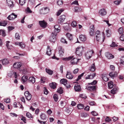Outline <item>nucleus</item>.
Returning <instances> with one entry per match:
<instances>
[{
  "label": "nucleus",
  "mask_w": 124,
  "mask_h": 124,
  "mask_svg": "<svg viewBox=\"0 0 124 124\" xmlns=\"http://www.w3.org/2000/svg\"><path fill=\"white\" fill-rule=\"evenodd\" d=\"M63 59L65 61L70 60H71V64L73 65H74L77 64L79 60L80 59H78L76 58H74L73 56H72L68 58H63Z\"/></svg>",
  "instance_id": "f257e3e1"
},
{
  "label": "nucleus",
  "mask_w": 124,
  "mask_h": 124,
  "mask_svg": "<svg viewBox=\"0 0 124 124\" xmlns=\"http://www.w3.org/2000/svg\"><path fill=\"white\" fill-rule=\"evenodd\" d=\"M83 51V48L82 47H78L76 48L75 53L77 55L80 56L82 55Z\"/></svg>",
  "instance_id": "f03ea898"
},
{
  "label": "nucleus",
  "mask_w": 124,
  "mask_h": 124,
  "mask_svg": "<svg viewBox=\"0 0 124 124\" xmlns=\"http://www.w3.org/2000/svg\"><path fill=\"white\" fill-rule=\"evenodd\" d=\"M57 34H54V32H52L49 38V41L51 42H54L56 40V36Z\"/></svg>",
  "instance_id": "7ed1b4c3"
},
{
  "label": "nucleus",
  "mask_w": 124,
  "mask_h": 124,
  "mask_svg": "<svg viewBox=\"0 0 124 124\" xmlns=\"http://www.w3.org/2000/svg\"><path fill=\"white\" fill-rule=\"evenodd\" d=\"M94 52L93 50H91L86 52L85 53V56L86 59H88L90 58L92 54L94 53Z\"/></svg>",
  "instance_id": "20e7f679"
},
{
  "label": "nucleus",
  "mask_w": 124,
  "mask_h": 124,
  "mask_svg": "<svg viewBox=\"0 0 124 124\" xmlns=\"http://www.w3.org/2000/svg\"><path fill=\"white\" fill-rule=\"evenodd\" d=\"M40 26L43 28H46L47 25V23L45 21H40L39 22Z\"/></svg>",
  "instance_id": "39448f33"
},
{
  "label": "nucleus",
  "mask_w": 124,
  "mask_h": 124,
  "mask_svg": "<svg viewBox=\"0 0 124 124\" xmlns=\"http://www.w3.org/2000/svg\"><path fill=\"white\" fill-rule=\"evenodd\" d=\"M24 94L27 100L29 101L31 100V95L29 91L25 92Z\"/></svg>",
  "instance_id": "423d86ee"
},
{
  "label": "nucleus",
  "mask_w": 124,
  "mask_h": 124,
  "mask_svg": "<svg viewBox=\"0 0 124 124\" xmlns=\"http://www.w3.org/2000/svg\"><path fill=\"white\" fill-rule=\"evenodd\" d=\"M105 55L108 59H111L114 58V55L109 52H106L105 54Z\"/></svg>",
  "instance_id": "0eeeda50"
},
{
  "label": "nucleus",
  "mask_w": 124,
  "mask_h": 124,
  "mask_svg": "<svg viewBox=\"0 0 124 124\" xmlns=\"http://www.w3.org/2000/svg\"><path fill=\"white\" fill-rule=\"evenodd\" d=\"M87 89L88 90L93 91H95L96 90L95 86H90L87 87Z\"/></svg>",
  "instance_id": "6e6552de"
},
{
  "label": "nucleus",
  "mask_w": 124,
  "mask_h": 124,
  "mask_svg": "<svg viewBox=\"0 0 124 124\" xmlns=\"http://www.w3.org/2000/svg\"><path fill=\"white\" fill-rule=\"evenodd\" d=\"M66 77L67 78L71 79L73 78V76L70 71H67Z\"/></svg>",
  "instance_id": "1a4fd4ad"
},
{
  "label": "nucleus",
  "mask_w": 124,
  "mask_h": 124,
  "mask_svg": "<svg viewBox=\"0 0 124 124\" xmlns=\"http://www.w3.org/2000/svg\"><path fill=\"white\" fill-rule=\"evenodd\" d=\"M90 31L89 32L91 36H93L94 34V25H91L90 26Z\"/></svg>",
  "instance_id": "9d476101"
},
{
  "label": "nucleus",
  "mask_w": 124,
  "mask_h": 124,
  "mask_svg": "<svg viewBox=\"0 0 124 124\" xmlns=\"http://www.w3.org/2000/svg\"><path fill=\"white\" fill-rule=\"evenodd\" d=\"M22 64L20 62H17L14 63L13 66L14 68H17L20 67L22 66Z\"/></svg>",
  "instance_id": "9b49d317"
},
{
  "label": "nucleus",
  "mask_w": 124,
  "mask_h": 124,
  "mask_svg": "<svg viewBox=\"0 0 124 124\" xmlns=\"http://www.w3.org/2000/svg\"><path fill=\"white\" fill-rule=\"evenodd\" d=\"M107 12L106 10L104 9H101L99 12V15H101L102 16H104L106 15Z\"/></svg>",
  "instance_id": "f8f14e48"
},
{
  "label": "nucleus",
  "mask_w": 124,
  "mask_h": 124,
  "mask_svg": "<svg viewBox=\"0 0 124 124\" xmlns=\"http://www.w3.org/2000/svg\"><path fill=\"white\" fill-rule=\"evenodd\" d=\"M7 3V5L9 7L13 8L14 6V4L13 2L11 0H6Z\"/></svg>",
  "instance_id": "ddd939ff"
},
{
  "label": "nucleus",
  "mask_w": 124,
  "mask_h": 124,
  "mask_svg": "<svg viewBox=\"0 0 124 124\" xmlns=\"http://www.w3.org/2000/svg\"><path fill=\"white\" fill-rule=\"evenodd\" d=\"M63 16H59V19H58V22L59 23H61L63 22V21L65 19V16H64V17H63Z\"/></svg>",
  "instance_id": "4468645a"
},
{
  "label": "nucleus",
  "mask_w": 124,
  "mask_h": 124,
  "mask_svg": "<svg viewBox=\"0 0 124 124\" xmlns=\"http://www.w3.org/2000/svg\"><path fill=\"white\" fill-rule=\"evenodd\" d=\"M79 38L80 40L83 42L85 41L87 39L86 36L85 35H80L79 36Z\"/></svg>",
  "instance_id": "2eb2a0df"
},
{
  "label": "nucleus",
  "mask_w": 124,
  "mask_h": 124,
  "mask_svg": "<svg viewBox=\"0 0 124 124\" xmlns=\"http://www.w3.org/2000/svg\"><path fill=\"white\" fill-rule=\"evenodd\" d=\"M74 89L76 91L80 92L81 91V88L80 85H77L74 86Z\"/></svg>",
  "instance_id": "dca6fc26"
},
{
  "label": "nucleus",
  "mask_w": 124,
  "mask_h": 124,
  "mask_svg": "<svg viewBox=\"0 0 124 124\" xmlns=\"http://www.w3.org/2000/svg\"><path fill=\"white\" fill-rule=\"evenodd\" d=\"M90 70L92 71H94L96 69V68L95 66V65L94 63L93 64L89 67Z\"/></svg>",
  "instance_id": "f3484780"
},
{
  "label": "nucleus",
  "mask_w": 124,
  "mask_h": 124,
  "mask_svg": "<svg viewBox=\"0 0 124 124\" xmlns=\"http://www.w3.org/2000/svg\"><path fill=\"white\" fill-rule=\"evenodd\" d=\"M29 81L30 83H32V84L34 83L35 81V78L34 77H30L29 79Z\"/></svg>",
  "instance_id": "a211bd4d"
},
{
  "label": "nucleus",
  "mask_w": 124,
  "mask_h": 124,
  "mask_svg": "<svg viewBox=\"0 0 124 124\" xmlns=\"http://www.w3.org/2000/svg\"><path fill=\"white\" fill-rule=\"evenodd\" d=\"M118 90L117 87H114L111 90V93L113 94H114L116 93Z\"/></svg>",
  "instance_id": "6ab92c4d"
},
{
  "label": "nucleus",
  "mask_w": 124,
  "mask_h": 124,
  "mask_svg": "<svg viewBox=\"0 0 124 124\" xmlns=\"http://www.w3.org/2000/svg\"><path fill=\"white\" fill-rule=\"evenodd\" d=\"M42 11L44 14H46L48 13L49 11V9L47 7L43 9H42Z\"/></svg>",
  "instance_id": "aec40b11"
},
{
  "label": "nucleus",
  "mask_w": 124,
  "mask_h": 124,
  "mask_svg": "<svg viewBox=\"0 0 124 124\" xmlns=\"http://www.w3.org/2000/svg\"><path fill=\"white\" fill-rule=\"evenodd\" d=\"M28 77L27 76H24L22 78V80L23 83H24L28 79Z\"/></svg>",
  "instance_id": "412c9836"
},
{
  "label": "nucleus",
  "mask_w": 124,
  "mask_h": 124,
  "mask_svg": "<svg viewBox=\"0 0 124 124\" xmlns=\"http://www.w3.org/2000/svg\"><path fill=\"white\" fill-rule=\"evenodd\" d=\"M40 117L43 120H46L47 118V117L46 116L45 114L43 113L41 114L40 116Z\"/></svg>",
  "instance_id": "4be33fe9"
},
{
  "label": "nucleus",
  "mask_w": 124,
  "mask_h": 124,
  "mask_svg": "<svg viewBox=\"0 0 124 124\" xmlns=\"http://www.w3.org/2000/svg\"><path fill=\"white\" fill-rule=\"evenodd\" d=\"M113 82L112 81L108 82V87L110 88H112L113 86L114 87L116 86V85H113Z\"/></svg>",
  "instance_id": "5701e85b"
},
{
  "label": "nucleus",
  "mask_w": 124,
  "mask_h": 124,
  "mask_svg": "<svg viewBox=\"0 0 124 124\" xmlns=\"http://www.w3.org/2000/svg\"><path fill=\"white\" fill-rule=\"evenodd\" d=\"M2 62L3 65H4L7 64L9 62L8 60L6 59H4L2 60Z\"/></svg>",
  "instance_id": "b1692460"
},
{
  "label": "nucleus",
  "mask_w": 124,
  "mask_h": 124,
  "mask_svg": "<svg viewBox=\"0 0 124 124\" xmlns=\"http://www.w3.org/2000/svg\"><path fill=\"white\" fill-rule=\"evenodd\" d=\"M67 80L65 79H62L61 80L60 82L64 85H66L67 82Z\"/></svg>",
  "instance_id": "393cba45"
},
{
  "label": "nucleus",
  "mask_w": 124,
  "mask_h": 124,
  "mask_svg": "<svg viewBox=\"0 0 124 124\" xmlns=\"http://www.w3.org/2000/svg\"><path fill=\"white\" fill-rule=\"evenodd\" d=\"M0 24V26H5L7 24V21L6 20H4L3 21H1Z\"/></svg>",
  "instance_id": "a878e982"
},
{
  "label": "nucleus",
  "mask_w": 124,
  "mask_h": 124,
  "mask_svg": "<svg viewBox=\"0 0 124 124\" xmlns=\"http://www.w3.org/2000/svg\"><path fill=\"white\" fill-rule=\"evenodd\" d=\"M118 31L120 34H123L124 33V30L122 27H120L118 30Z\"/></svg>",
  "instance_id": "bb28decb"
},
{
  "label": "nucleus",
  "mask_w": 124,
  "mask_h": 124,
  "mask_svg": "<svg viewBox=\"0 0 124 124\" xmlns=\"http://www.w3.org/2000/svg\"><path fill=\"white\" fill-rule=\"evenodd\" d=\"M66 36L70 40H71L72 39V34L69 33H67L66 34Z\"/></svg>",
  "instance_id": "cd10ccee"
},
{
  "label": "nucleus",
  "mask_w": 124,
  "mask_h": 124,
  "mask_svg": "<svg viewBox=\"0 0 124 124\" xmlns=\"http://www.w3.org/2000/svg\"><path fill=\"white\" fill-rule=\"evenodd\" d=\"M17 16H8L7 17V18L9 20H13L16 18Z\"/></svg>",
  "instance_id": "c85d7f7f"
},
{
  "label": "nucleus",
  "mask_w": 124,
  "mask_h": 124,
  "mask_svg": "<svg viewBox=\"0 0 124 124\" xmlns=\"http://www.w3.org/2000/svg\"><path fill=\"white\" fill-rule=\"evenodd\" d=\"M1 35L3 37H5L6 35L4 30H0V35Z\"/></svg>",
  "instance_id": "c756f323"
},
{
  "label": "nucleus",
  "mask_w": 124,
  "mask_h": 124,
  "mask_svg": "<svg viewBox=\"0 0 124 124\" xmlns=\"http://www.w3.org/2000/svg\"><path fill=\"white\" fill-rule=\"evenodd\" d=\"M49 85L53 89H54L56 88V85L55 83H50Z\"/></svg>",
  "instance_id": "7c9ffc66"
},
{
  "label": "nucleus",
  "mask_w": 124,
  "mask_h": 124,
  "mask_svg": "<svg viewBox=\"0 0 124 124\" xmlns=\"http://www.w3.org/2000/svg\"><path fill=\"white\" fill-rule=\"evenodd\" d=\"M26 116L29 118H33V116H32L31 114L29 112H27L26 114Z\"/></svg>",
  "instance_id": "2f4dec72"
},
{
  "label": "nucleus",
  "mask_w": 124,
  "mask_h": 124,
  "mask_svg": "<svg viewBox=\"0 0 124 124\" xmlns=\"http://www.w3.org/2000/svg\"><path fill=\"white\" fill-rule=\"evenodd\" d=\"M46 72L49 74L50 75H52L53 74V71H52L47 69H46Z\"/></svg>",
  "instance_id": "473e14b6"
},
{
  "label": "nucleus",
  "mask_w": 124,
  "mask_h": 124,
  "mask_svg": "<svg viewBox=\"0 0 124 124\" xmlns=\"http://www.w3.org/2000/svg\"><path fill=\"white\" fill-rule=\"evenodd\" d=\"M26 0H19V2L20 4L22 6L25 3Z\"/></svg>",
  "instance_id": "72a5a7b5"
},
{
  "label": "nucleus",
  "mask_w": 124,
  "mask_h": 124,
  "mask_svg": "<svg viewBox=\"0 0 124 124\" xmlns=\"http://www.w3.org/2000/svg\"><path fill=\"white\" fill-rule=\"evenodd\" d=\"M25 11L27 13H31L32 12V11L29 7H27Z\"/></svg>",
  "instance_id": "f704fd0d"
},
{
  "label": "nucleus",
  "mask_w": 124,
  "mask_h": 124,
  "mask_svg": "<svg viewBox=\"0 0 124 124\" xmlns=\"http://www.w3.org/2000/svg\"><path fill=\"white\" fill-rule=\"evenodd\" d=\"M84 105L82 104H80L78 105L77 107L79 109H82L84 108Z\"/></svg>",
  "instance_id": "c9c22d12"
},
{
  "label": "nucleus",
  "mask_w": 124,
  "mask_h": 124,
  "mask_svg": "<svg viewBox=\"0 0 124 124\" xmlns=\"http://www.w3.org/2000/svg\"><path fill=\"white\" fill-rule=\"evenodd\" d=\"M75 11L76 12H80L81 10V8H79L78 7H75Z\"/></svg>",
  "instance_id": "e433bc0d"
},
{
  "label": "nucleus",
  "mask_w": 124,
  "mask_h": 124,
  "mask_svg": "<svg viewBox=\"0 0 124 124\" xmlns=\"http://www.w3.org/2000/svg\"><path fill=\"white\" fill-rule=\"evenodd\" d=\"M76 24H77L76 22L75 21H73L72 22V23H71V25L72 27H76V26H77Z\"/></svg>",
  "instance_id": "4c0bfd02"
},
{
  "label": "nucleus",
  "mask_w": 124,
  "mask_h": 124,
  "mask_svg": "<svg viewBox=\"0 0 124 124\" xmlns=\"http://www.w3.org/2000/svg\"><path fill=\"white\" fill-rule=\"evenodd\" d=\"M57 92L60 94H61L62 93L63 91L62 88L60 87L58 89Z\"/></svg>",
  "instance_id": "58836bf2"
},
{
  "label": "nucleus",
  "mask_w": 124,
  "mask_h": 124,
  "mask_svg": "<svg viewBox=\"0 0 124 124\" xmlns=\"http://www.w3.org/2000/svg\"><path fill=\"white\" fill-rule=\"evenodd\" d=\"M84 74V73H83L81 74L80 75L78 76V78L76 80V81H78L79 79H81V77L83 76Z\"/></svg>",
  "instance_id": "ea45409f"
},
{
  "label": "nucleus",
  "mask_w": 124,
  "mask_h": 124,
  "mask_svg": "<svg viewBox=\"0 0 124 124\" xmlns=\"http://www.w3.org/2000/svg\"><path fill=\"white\" fill-rule=\"evenodd\" d=\"M57 3L59 5H62L63 3V1L62 0H58L57 1Z\"/></svg>",
  "instance_id": "a19ab883"
},
{
  "label": "nucleus",
  "mask_w": 124,
  "mask_h": 124,
  "mask_svg": "<svg viewBox=\"0 0 124 124\" xmlns=\"http://www.w3.org/2000/svg\"><path fill=\"white\" fill-rule=\"evenodd\" d=\"M53 98L54 101L56 102L58 100V96L56 94H54L53 96Z\"/></svg>",
  "instance_id": "79ce46f5"
},
{
  "label": "nucleus",
  "mask_w": 124,
  "mask_h": 124,
  "mask_svg": "<svg viewBox=\"0 0 124 124\" xmlns=\"http://www.w3.org/2000/svg\"><path fill=\"white\" fill-rule=\"evenodd\" d=\"M10 42L9 41H7L6 42V46H7L8 48V49H11V46H9V44H8Z\"/></svg>",
  "instance_id": "37998d69"
},
{
  "label": "nucleus",
  "mask_w": 124,
  "mask_h": 124,
  "mask_svg": "<svg viewBox=\"0 0 124 124\" xmlns=\"http://www.w3.org/2000/svg\"><path fill=\"white\" fill-rule=\"evenodd\" d=\"M19 46L22 48H24L25 46V45L24 44V43L22 42H20Z\"/></svg>",
  "instance_id": "c03bdc74"
},
{
  "label": "nucleus",
  "mask_w": 124,
  "mask_h": 124,
  "mask_svg": "<svg viewBox=\"0 0 124 124\" xmlns=\"http://www.w3.org/2000/svg\"><path fill=\"white\" fill-rule=\"evenodd\" d=\"M15 37L16 39H20V36L18 33H16Z\"/></svg>",
  "instance_id": "a18cd8bd"
},
{
  "label": "nucleus",
  "mask_w": 124,
  "mask_h": 124,
  "mask_svg": "<svg viewBox=\"0 0 124 124\" xmlns=\"http://www.w3.org/2000/svg\"><path fill=\"white\" fill-rule=\"evenodd\" d=\"M121 1V0H116L114 2V4L116 5H119Z\"/></svg>",
  "instance_id": "49530a36"
},
{
  "label": "nucleus",
  "mask_w": 124,
  "mask_h": 124,
  "mask_svg": "<svg viewBox=\"0 0 124 124\" xmlns=\"http://www.w3.org/2000/svg\"><path fill=\"white\" fill-rule=\"evenodd\" d=\"M60 31V29L59 28H54V33L57 34V33L59 32Z\"/></svg>",
  "instance_id": "de8ad7c7"
},
{
  "label": "nucleus",
  "mask_w": 124,
  "mask_h": 124,
  "mask_svg": "<svg viewBox=\"0 0 124 124\" xmlns=\"http://www.w3.org/2000/svg\"><path fill=\"white\" fill-rule=\"evenodd\" d=\"M87 116V114L85 113H83L81 114V116L84 117H86Z\"/></svg>",
  "instance_id": "09e8293b"
},
{
  "label": "nucleus",
  "mask_w": 124,
  "mask_h": 124,
  "mask_svg": "<svg viewBox=\"0 0 124 124\" xmlns=\"http://www.w3.org/2000/svg\"><path fill=\"white\" fill-rule=\"evenodd\" d=\"M61 41L63 43L67 44V41L65 39H64V38H62L61 40Z\"/></svg>",
  "instance_id": "8fccbe9b"
},
{
  "label": "nucleus",
  "mask_w": 124,
  "mask_h": 124,
  "mask_svg": "<svg viewBox=\"0 0 124 124\" xmlns=\"http://www.w3.org/2000/svg\"><path fill=\"white\" fill-rule=\"evenodd\" d=\"M63 11V10L62 9L59 10L57 12V16H59L60 15L61 13Z\"/></svg>",
  "instance_id": "3c124183"
},
{
  "label": "nucleus",
  "mask_w": 124,
  "mask_h": 124,
  "mask_svg": "<svg viewBox=\"0 0 124 124\" xmlns=\"http://www.w3.org/2000/svg\"><path fill=\"white\" fill-rule=\"evenodd\" d=\"M44 94L46 95L48 93V91L45 87L44 88Z\"/></svg>",
  "instance_id": "603ef678"
},
{
  "label": "nucleus",
  "mask_w": 124,
  "mask_h": 124,
  "mask_svg": "<svg viewBox=\"0 0 124 124\" xmlns=\"http://www.w3.org/2000/svg\"><path fill=\"white\" fill-rule=\"evenodd\" d=\"M97 82L95 80H94L91 83H88V84L89 85L91 84L92 85H94L96 84L97 83Z\"/></svg>",
  "instance_id": "864d4df0"
},
{
  "label": "nucleus",
  "mask_w": 124,
  "mask_h": 124,
  "mask_svg": "<svg viewBox=\"0 0 124 124\" xmlns=\"http://www.w3.org/2000/svg\"><path fill=\"white\" fill-rule=\"evenodd\" d=\"M102 78L104 81L106 82L107 81L109 80L108 78L105 76L103 77Z\"/></svg>",
  "instance_id": "5fc2aeb1"
},
{
  "label": "nucleus",
  "mask_w": 124,
  "mask_h": 124,
  "mask_svg": "<svg viewBox=\"0 0 124 124\" xmlns=\"http://www.w3.org/2000/svg\"><path fill=\"white\" fill-rule=\"evenodd\" d=\"M15 28L12 26H9L8 27V30L9 31H11L14 29Z\"/></svg>",
  "instance_id": "6e6d98bb"
},
{
  "label": "nucleus",
  "mask_w": 124,
  "mask_h": 124,
  "mask_svg": "<svg viewBox=\"0 0 124 124\" xmlns=\"http://www.w3.org/2000/svg\"><path fill=\"white\" fill-rule=\"evenodd\" d=\"M96 36L97 37L98 36H101L100 32L98 30L95 33Z\"/></svg>",
  "instance_id": "4d7b16f0"
},
{
  "label": "nucleus",
  "mask_w": 124,
  "mask_h": 124,
  "mask_svg": "<svg viewBox=\"0 0 124 124\" xmlns=\"http://www.w3.org/2000/svg\"><path fill=\"white\" fill-rule=\"evenodd\" d=\"M109 75L112 78H114L115 76V75L114 74H113L112 72H110L109 74Z\"/></svg>",
  "instance_id": "13d9d810"
},
{
  "label": "nucleus",
  "mask_w": 124,
  "mask_h": 124,
  "mask_svg": "<svg viewBox=\"0 0 124 124\" xmlns=\"http://www.w3.org/2000/svg\"><path fill=\"white\" fill-rule=\"evenodd\" d=\"M117 45H116L115 42H112V44L110 45V46L112 47H115L116 46H117Z\"/></svg>",
  "instance_id": "bf43d9fd"
},
{
  "label": "nucleus",
  "mask_w": 124,
  "mask_h": 124,
  "mask_svg": "<svg viewBox=\"0 0 124 124\" xmlns=\"http://www.w3.org/2000/svg\"><path fill=\"white\" fill-rule=\"evenodd\" d=\"M100 36H98L97 37L96 36V39L97 41L99 42L101 38Z\"/></svg>",
  "instance_id": "052dcab7"
},
{
  "label": "nucleus",
  "mask_w": 124,
  "mask_h": 124,
  "mask_svg": "<svg viewBox=\"0 0 124 124\" xmlns=\"http://www.w3.org/2000/svg\"><path fill=\"white\" fill-rule=\"evenodd\" d=\"M120 40L123 41H124V34H123L120 37Z\"/></svg>",
  "instance_id": "680f3d73"
},
{
  "label": "nucleus",
  "mask_w": 124,
  "mask_h": 124,
  "mask_svg": "<svg viewBox=\"0 0 124 124\" xmlns=\"http://www.w3.org/2000/svg\"><path fill=\"white\" fill-rule=\"evenodd\" d=\"M110 68L111 70L113 71H114L115 67L113 65H110Z\"/></svg>",
  "instance_id": "e2e57ef3"
},
{
  "label": "nucleus",
  "mask_w": 124,
  "mask_h": 124,
  "mask_svg": "<svg viewBox=\"0 0 124 124\" xmlns=\"http://www.w3.org/2000/svg\"><path fill=\"white\" fill-rule=\"evenodd\" d=\"M22 118L21 119V120L23 121L25 123H26V118L23 116H22Z\"/></svg>",
  "instance_id": "0e129e2a"
},
{
  "label": "nucleus",
  "mask_w": 124,
  "mask_h": 124,
  "mask_svg": "<svg viewBox=\"0 0 124 124\" xmlns=\"http://www.w3.org/2000/svg\"><path fill=\"white\" fill-rule=\"evenodd\" d=\"M121 62L120 64H124V57H122L121 59Z\"/></svg>",
  "instance_id": "69168bd1"
},
{
  "label": "nucleus",
  "mask_w": 124,
  "mask_h": 124,
  "mask_svg": "<svg viewBox=\"0 0 124 124\" xmlns=\"http://www.w3.org/2000/svg\"><path fill=\"white\" fill-rule=\"evenodd\" d=\"M78 71V68L76 69L73 71V73L75 74H76Z\"/></svg>",
  "instance_id": "338daca9"
},
{
  "label": "nucleus",
  "mask_w": 124,
  "mask_h": 124,
  "mask_svg": "<svg viewBox=\"0 0 124 124\" xmlns=\"http://www.w3.org/2000/svg\"><path fill=\"white\" fill-rule=\"evenodd\" d=\"M89 103L90 105L93 106L94 105L95 103L94 101H90L89 102Z\"/></svg>",
  "instance_id": "774afa93"
}]
</instances>
